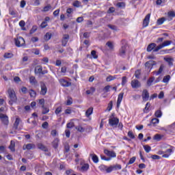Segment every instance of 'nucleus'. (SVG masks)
Here are the masks:
<instances>
[{
	"mask_svg": "<svg viewBox=\"0 0 175 175\" xmlns=\"http://www.w3.org/2000/svg\"><path fill=\"white\" fill-rule=\"evenodd\" d=\"M8 94L9 98L11 100H10V105H12V102H17V96H16V92L14 90L10 88L8 89Z\"/></svg>",
	"mask_w": 175,
	"mask_h": 175,
	"instance_id": "obj_1",
	"label": "nucleus"
},
{
	"mask_svg": "<svg viewBox=\"0 0 175 175\" xmlns=\"http://www.w3.org/2000/svg\"><path fill=\"white\" fill-rule=\"evenodd\" d=\"M15 45L16 47H25V40L23 37H18L14 39Z\"/></svg>",
	"mask_w": 175,
	"mask_h": 175,
	"instance_id": "obj_2",
	"label": "nucleus"
},
{
	"mask_svg": "<svg viewBox=\"0 0 175 175\" xmlns=\"http://www.w3.org/2000/svg\"><path fill=\"white\" fill-rule=\"evenodd\" d=\"M173 43L172 40H165L161 44L156 46V48L154 49V53H157V51H159L161 49H163V47H166L167 46H170V44Z\"/></svg>",
	"mask_w": 175,
	"mask_h": 175,
	"instance_id": "obj_3",
	"label": "nucleus"
},
{
	"mask_svg": "<svg viewBox=\"0 0 175 175\" xmlns=\"http://www.w3.org/2000/svg\"><path fill=\"white\" fill-rule=\"evenodd\" d=\"M157 65V62L155 61L150 60L148 62H146L145 63V69L146 70H148V72H151V69H152V67Z\"/></svg>",
	"mask_w": 175,
	"mask_h": 175,
	"instance_id": "obj_4",
	"label": "nucleus"
},
{
	"mask_svg": "<svg viewBox=\"0 0 175 175\" xmlns=\"http://www.w3.org/2000/svg\"><path fill=\"white\" fill-rule=\"evenodd\" d=\"M104 154L108 157V158H110V161L113 159V158L117 157V153L114 152L113 150H109L107 149L104 150Z\"/></svg>",
	"mask_w": 175,
	"mask_h": 175,
	"instance_id": "obj_5",
	"label": "nucleus"
},
{
	"mask_svg": "<svg viewBox=\"0 0 175 175\" xmlns=\"http://www.w3.org/2000/svg\"><path fill=\"white\" fill-rule=\"evenodd\" d=\"M118 122H120V120H118V118L113 116V114H112V116L110 117L109 120V125H111V126H117V125H118Z\"/></svg>",
	"mask_w": 175,
	"mask_h": 175,
	"instance_id": "obj_6",
	"label": "nucleus"
},
{
	"mask_svg": "<svg viewBox=\"0 0 175 175\" xmlns=\"http://www.w3.org/2000/svg\"><path fill=\"white\" fill-rule=\"evenodd\" d=\"M0 120L3 125L8 126L9 125V117L5 114L0 113Z\"/></svg>",
	"mask_w": 175,
	"mask_h": 175,
	"instance_id": "obj_7",
	"label": "nucleus"
},
{
	"mask_svg": "<svg viewBox=\"0 0 175 175\" xmlns=\"http://www.w3.org/2000/svg\"><path fill=\"white\" fill-rule=\"evenodd\" d=\"M59 83L62 87H70V85H72V83L65 79H59Z\"/></svg>",
	"mask_w": 175,
	"mask_h": 175,
	"instance_id": "obj_8",
	"label": "nucleus"
},
{
	"mask_svg": "<svg viewBox=\"0 0 175 175\" xmlns=\"http://www.w3.org/2000/svg\"><path fill=\"white\" fill-rule=\"evenodd\" d=\"M142 99L144 102H147L150 99V93H148V90H144L142 92Z\"/></svg>",
	"mask_w": 175,
	"mask_h": 175,
	"instance_id": "obj_9",
	"label": "nucleus"
},
{
	"mask_svg": "<svg viewBox=\"0 0 175 175\" xmlns=\"http://www.w3.org/2000/svg\"><path fill=\"white\" fill-rule=\"evenodd\" d=\"M132 88H140L142 87V83L137 79H133L131 81Z\"/></svg>",
	"mask_w": 175,
	"mask_h": 175,
	"instance_id": "obj_10",
	"label": "nucleus"
},
{
	"mask_svg": "<svg viewBox=\"0 0 175 175\" xmlns=\"http://www.w3.org/2000/svg\"><path fill=\"white\" fill-rule=\"evenodd\" d=\"M40 87H41L40 94L46 95V94H47V86H46V84L44 82H41Z\"/></svg>",
	"mask_w": 175,
	"mask_h": 175,
	"instance_id": "obj_11",
	"label": "nucleus"
},
{
	"mask_svg": "<svg viewBox=\"0 0 175 175\" xmlns=\"http://www.w3.org/2000/svg\"><path fill=\"white\" fill-rule=\"evenodd\" d=\"M99 169L100 172L103 173H111L110 172V167H107L105 165H101L99 166Z\"/></svg>",
	"mask_w": 175,
	"mask_h": 175,
	"instance_id": "obj_12",
	"label": "nucleus"
},
{
	"mask_svg": "<svg viewBox=\"0 0 175 175\" xmlns=\"http://www.w3.org/2000/svg\"><path fill=\"white\" fill-rule=\"evenodd\" d=\"M151 16L150 14H148L146 16L145 18L144 19L143 22V27H148V24L150 23V17Z\"/></svg>",
	"mask_w": 175,
	"mask_h": 175,
	"instance_id": "obj_13",
	"label": "nucleus"
},
{
	"mask_svg": "<svg viewBox=\"0 0 175 175\" xmlns=\"http://www.w3.org/2000/svg\"><path fill=\"white\" fill-rule=\"evenodd\" d=\"M121 169H122V167L120 164H116V165L109 166V170L111 173V172H113V170H121Z\"/></svg>",
	"mask_w": 175,
	"mask_h": 175,
	"instance_id": "obj_14",
	"label": "nucleus"
},
{
	"mask_svg": "<svg viewBox=\"0 0 175 175\" xmlns=\"http://www.w3.org/2000/svg\"><path fill=\"white\" fill-rule=\"evenodd\" d=\"M69 40V35L64 34L62 40V46L65 47Z\"/></svg>",
	"mask_w": 175,
	"mask_h": 175,
	"instance_id": "obj_15",
	"label": "nucleus"
},
{
	"mask_svg": "<svg viewBox=\"0 0 175 175\" xmlns=\"http://www.w3.org/2000/svg\"><path fill=\"white\" fill-rule=\"evenodd\" d=\"M37 147L39 150H41L42 151H44V152H47L49 151V148L46 147L43 144L38 143L37 144Z\"/></svg>",
	"mask_w": 175,
	"mask_h": 175,
	"instance_id": "obj_16",
	"label": "nucleus"
},
{
	"mask_svg": "<svg viewBox=\"0 0 175 175\" xmlns=\"http://www.w3.org/2000/svg\"><path fill=\"white\" fill-rule=\"evenodd\" d=\"M124 98V92H121L119 94L117 100V107H120V105H121V102H122V98Z\"/></svg>",
	"mask_w": 175,
	"mask_h": 175,
	"instance_id": "obj_17",
	"label": "nucleus"
},
{
	"mask_svg": "<svg viewBox=\"0 0 175 175\" xmlns=\"http://www.w3.org/2000/svg\"><path fill=\"white\" fill-rule=\"evenodd\" d=\"M36 148L33 144H27L23 146V150H33Z\"/></svg>",
	"mask_w": 175,
	"mask_h": 175,
	"instance_id": "obj_18",
	"label": "nucleus"
},
{
	"mask_svg": "<svg viewBox=\"0 0 175 175\" xmlns=\"http://www.w3.org/2000/svg\"><path fill=\"white\" fill-rule=\"evenodd\" d=\"M125 53H126V46H123L119 51V55H120V57H125Z\"/></svg>",
	"mask_w": 175,
	"mask_h": 175,
	"instance_id": "obj_19",
	"label": "nucleus"
},
{
	"mask_svg": "<svg viewBox=\"0 0 175 175\" xmlns=\"http://www.w3.org/2000/svg\"><path fill=\"white\" fill-rule=\"evenodd\" d=\"M154 49H157V44L155 43L150 44L147 47V51L150 52V51H152V50L154 51Z\"/></svg>",
	"mask_w": 175,
	"mask_h": 175,
	"instance_id": "obj_20",
	"label": "nucleus"
},
{
	"mask_svg": "<svg viewBox=\"0 0 175 175\" xmlns=\"http://www.w3.org/2000/svg\"><path fill=\"white\" fill-rule=\"evenodd\" d=\"M164 59L166 62H167L170 66H173V62H174V59L172 57H165Z\"/></svg>",
	"mask_w": 175,
	"mask_h": 175,
	"instance_id": "obj_21",
	"label": "nucleus"
},
{
	"mask_svg": "<svg viewBox=\"0 0 175 175\" xmlns=\"http://www.w3.org/2000/svg\"><path fill=\"white\" fill-rule=\"evenodd\" d=\"M167 150L164 152L167 154H170V155H172V152H173V151H174V146H172L170 145H168L167 147Z\"/></svg>",
	"mask_w": 175,
	"mask_h": 175,
	"instance_id": "obj_22",
	"label": "nucleus"
},
{
	"mask_svg": "<svg viewBox=\"0 0 175 175\" xmlns=\"http://www.w3.org/2000/svg\"><path fill=\"white\" fill-rule=\"evenodd\" d=\"M29 83L31 85H36L38 84V81H36L35 77L31 76L29 77Z\"/></svg>",
	"mask_w": 175,
	"mask_h": 175,
	"instance_id": "obj_23",
	"label": "nucleus"
},
{
	"mask_svg": "<svg viewBox=\"0 0 175 175\" xmlns=\"http://www.w3.org/2000/svg\"><path fill=\"white\" fill-rule=\"evenodd\" d=\"M167 16L169 18V21H172V20H173V18H174L175 17V12L174 11H170L167 12Z\"/></svg>",
	"mask_w": 175,
	"mask_h": 175,
	"instance_id": "obj_24",
	"label": "nucleus"
},
{
	"mask_svg": "<svg viewBox=\"0 0 175 175\" xmlns=\"http://www.w3.org/2000/svg\"><path fill=\"white\" fill-rule=\"evenodd\" d=\"M21 122V120L20 119V118H16L14 123V129H18V125H20Z\"/></svg>",
	"mask_w": 175,
	"mask_h": 175,
	"instance_id": "obj_25",
	"label": "nucleus"
},
{
	"mask_svg": "<svg viewBox=\"0 0 175 175\" xmlns=\"http://www.w3.org/2000/svg\"><path fill=\"white\" fill-rule=\"evenodd\" d=\"M90 157H92V159L94 163H98V162H99V158H98L96 154H90Z\"/></svg>",
	"mask_w": 175,
	"mask_h": 175,
	"instance_id": "obj_26",
	"label": "nucleus"
},
{
	"mask_svg": "<svg viewBox=\"0 0 175 175\" xmlns=\"http://www.w3.org/2000/svg\"><path fill=\"white\" fill-rule=\"evenodd\" d=\"M59 143V139L55 138L52 142L53 148H58V144Z\"/></svg>",
	"mask_w": 175,
	"mask_h": 175,
	"instance_id": "obj_27",
	"label": "nucleus"
},
{
	"mask_svg": "<svg viewBox=\"0 0 175 175\" xmlns=\"http://www.w3.org/2000/svg\"><path fill=\"white\" fill-rule=\"evenodd\" d=\"M15 146H16V144L14 143V142L11 141L9 148L12 152H14L16 151V149L14 148Z\"/></svg>",
	"mask_w": 175,
	"mask_h": 175,
	"instance_id": "obj_28",
	"label": "nucleus"
},
{
	"mask_svg": "<svg viewBox=\"0 0 175 175\" xmlns=\"http://www.w3.org/2000/svg\"><path fill=\"white\" fill-rule=\"evenodd\" d=\"M155 81V77H150L147 81V84L150 87L152 85V83Z\"/></svg>",
	"mask_w": 175,
	"mask_h": 175,
	"instance_id": "obj_29",
	"label": "nucleus"
},
{
	"mask_svg": "<svg viewBox=\"0 0 175 175\" xmlns=\"http://www.w3.org/2000/svg\"><path fill=\"white\" fill-rule=\"evenodd\" d=\"M29 94L31 98H36V92L32 89L29 90Z\"/></svg>",
	"mask_w": 175,
	"mask_h": 175,
	"instance_id": "obj_30",
	"label": "nucleus"
},
{
	"mask_svg": "<svg viewBox=\"0 0 175 175\" xmlns=\"http://www.w3.org/2000/svg\"><path fill=\"white\" fill-rule=\"evenodd\" d=\"M42 68L41 66H37L35 68V73H38L42 75Z\"/></svg>",
	"mask_w": 175,
	"mask_h": 175,
	"instance_id": "obj_31",
	"label": "nucleus"
},
{
	"mask_svg": "<svg viewBox=\"0 0 175 175\" xmlns=\"http://www.w3.org/2000/svg\"><path fill=\"white\" fill-rule=\"evenodd\" d=\"M95 90H96L95 88L91 87L89 90L86 91V94L88 95H92V94H94V92H95Z\"/></svg>",
	"mask_w": 175,
	"mask_h": 175,
	"instance_id": "obj_32",
	"label": "nucleus"
},
{
	"mask_svg": "<svg viewBox=\"0 0 175 175\" xmlns=\"http://www.w3.org/2000/svg\"><path fill=\"white\" fill-rule=\"evenodd\" d=\"M75 129H77V131H78V132H81V133H83V132H85V129L84 127H82L81 125H79V126H76Z\"/></svg>",
	"mask_w": 175,
	"mask_h": 175,
	"instance_id": "obj_33",
	"label": "nucleus"
},
{
	"mask_svg": "<svg viewBox=\"0 0 175 175\" xmlns=\"http://www.w3.org/2000/svg\"><path fill=\"white\" fill-rule=\"evenodd\" d=\"M154 116L157 118H161L162 117V111H161L159 109L156 111L155 113H154Z\"/></svg>",
	"mask_w": 175,
	"mask_h": 175,
	"instance_id": "obj_34",
	"label": "nucleus"
},
{
	"mask_svg": "<svg viewBox=\"0 0 175 175\" xmlns=\"http://www.w3.org/2000/svg\"><path fill=\"white\" fill-rule=\"evenodd\" d=\"M42 114H47V113H49V111H50V109H49V107H46L44 105L42 106Z\"/></svg>",
	"mask_w": 175,
	"mask_h": 175,
	"instance_id": "obj_35",
	"label": "nucleus"
},
{
	"mask_svg": "<svg viewBox=\"0 0 175 175\" xmlns=\"http://www.w3.org/2000/svg\"><path fill=\"white\" fill-rule=\"evenodd\" d=\"M90 167V165L87 163L84 164L81 167V170L82 172H86V170H88Z\"/></svg>",
	"mask_w": 175,
	"mask_h": 175,
	"instance_id": "obj_36",
	"label": "nucleus"
},
{
	"mask_svg": "<svg viewBox=\"0 0 175 175\" xmlns=\"http://www.w3.org/2000/svg\"><path fill=\"white\" fill-rule=\"evenodd\" d=\"M165 21H166V18H165L163 17L159 18L157 20V24H158V25H162V24H163V23H165Z\"/></svg>",
	"mask_w": 175,
	"mask_h": 175,
	"instance_id": "obj_37",
	"label": "nucleus"
},
{
	"mask_svg": "<svg viewBox=\"0 0 175 175\" xmlns=\"http://www.w3.org/2000/svg\"><path fill=\"white\" fill-rule=\"evenodd\" d=\"M14 55L12 53H5L3 55V57L5 59L13 58Z\"/></svg>",
	"mask_w": 175,
	"mask_h": 175,
	"instance_id": "obj_38",
	"label": "nucleus"
},
{
	"mask_svg": "<svg viewBox=\"0 0 175 175\" xmlns=\"http://www.w3.org/2000/svg\"><path fill=\"white\" fill-rule=\"evenodd\" d=\"M72 5L75 8H80L81 6V2L77 0L73 2Z\"/></svg>",
	"mask_w": 175,
	"mask_h": 175,
	"instance_id": "obj_39",
	"label": "nucleus"
},
{
	"mask_svg": "<svg viewBox=\"0 0 175 175\" xmlns=\"http://www.w3.org/2000/svg\"><path fill=\"white\" fill-rule=\"evenodd\" d=\"M172 50H174V47L171 49L162 50L161 51V53L162 54H170V51H172Z\"/></svg>",
	"mask_w": 175,
	"mask_h": 175,
	"instance_id": "obj_40",
	"label": "nucleus"
},
{
	"mask_svg": "<svg viewBox=\"0 0 175 175\" xmlns=\"http://www.w3.org/2000/svg\"><path fill=\"white\" fill-rule=\"evenodd\" d=\"M92 111H93V109L89 108L85 112L86 117H90V116H91V114H92Z\"/></svg>",
	"mask_w": 175,
	"mask_h": 175,
	"instance_id": "obj_41",
	"label": "nucleus"
},
{
	"mask_svg": "<svg viewBox=\"0 0 175 175\" xmlns=\"http://www.w3.org/2000/svg\"><path fill=\"white\" fill-rule=\"evenodd\" d=\"M150 106H151V104L150 103H147L145 108L144 109V113H148V109H150Z\"/></svg>",
	"mask_w": 175,
	"mask_h": 175,
	"instance_id": "obj_42",
	"label": "nucleus"
},
{
	"mask_svg": "<svg viewBox=\"0 0 175 175\" xmlns=\"http://www.w3.org/2000/svg\"><path fill=\"white\" fill-rule=\"evenodd\" d=\"M117 79L116 76L109 75L107 77V81H113V80H116Z\"/></svg>",
	"mask_w": 175,
	"mask_h": 175,
	"instance_id": "obj_43",
	"label": "nucleus"
},
{
	"mask_svg": "<svg viewBox=\"0 0 175 175\" xmlns=\"http://www.w3.org/2000/svg\"><path fill=\"white\" fill-rule=\"evenodd\" d=\"M140 75H142V70H137L135 72V76L136 79H140Z\"/></svg>",
	"mask_w": 175,
	"mask_h": 175,
	"instance_id": "obj_44",
	"label": "nucleus"
},
{
	"mask_svg": "<svg viewBox=\"0 0 175 175\" xmlns=\"http://www.w3.org/2000/svg\"><path fill=\"white\" fill-rule=\"evenodd\" d=\"M170 80V75L165 76L163 79V83H169Z\"/></svg>",
	"mask_w": 175,
	"mask_h": 175,
	"instance_id": "obj_45",
	"label": "nucleus"
},
{
	"mask_svg": "<svg viewBox=\"0 0 175 175\" xmlns=\"http://www.w3.org/2000/svg\"><path fill=\"white\" fill-rule=\"evenodd\" d=\"M44 40H50L51 39V33H46L44 37Z\"/></svg>",
	"mask_w": 175,
	"mask_h": 175,
	"instance_id": "obj_46",
	"label": "nucleus"
},
{
	"mask_svg": "<svg viewBox=\"0 0 175 175\" xmlns=\"http://www.w3.org/2000/svg\"><path fill=\"white\" fill-rule=\"evenodd\" d=\"M19 25L21 27L23 31H25V27H25V22L24 21H21L19 22Z\"/></svg>",
	"mask_w": 175,
	"mask_h": 175,
	"instance_id": "obj_47",
	"label": "nucleus"
},
{
	"mask_svg": "<svg viewBox=\"0 0 175 175\" xmlns=\"http://www.w3.org/2000/svg\"><path fill=\"white\" fill-rule=\"evenodd\" d=\"M144 149L145 150L146 152H150L151 151V146L145 145L144 146Z\"/></svg>",
	"mask_w": 175,
	"mask_h": 175,
	"instance_id": "obj_48",
	"label": "nucleus"
},
{
	"mask_svg": "<svg viewBox=\"0 0 175 175\" xmlns=\"http://www.w3.org/2000/svg\"><path fill=\"white\" fill-rule=\"evenodd\" d=\"M161 139H162V135H161L159 134H156L154 136V140H157V142H159V140H161Z\"/></svg>",
	"mask_w": 175,
	"mask_h": 175,
	"instance_id": "obj_49",
	"label": "nucleus"
},
{
	"mask_svg": "<svg viewBox=\"0 0 175 175\" xmlns=\"http://www.w3.org/2000/svg\"><path fill=\"white\" fill-rule=\"evenodd\" d=\"M107 46H108L109 49H110V50H113V49H114V45L113 44V42H107L106 43Z\"/></svg>",
	"mask_w": 175,
	"mask_h": 175,
	"instance_id": "obj_50",
	"label": "nucleus"
},
{
	"mask_svg": "<svg viewBox=\"0 0 175 175\" xmlns=\"http://www.w3.org/2000/svg\"><path fill=\"white\" fill-rule=\"evenodd\" d=\"M136 161V157H133L132 158L130 159L129 163H127V165H132L133 163H135V161Z\"/></svg>",
	"mask_w": 175,
	"mask_h": 175,
	"instance_id": "obj_51",
	"label": "nucleus"
},
{
	"mask_svg": "<svg viewBox=\"0 0 175 175\" xmlns=\"http://www.w3.org/2000/svg\"><path fill=\"white\" fill-rule=\"evenodd\" d=\"M163 68H164L163 65H161L159 70L157 72V76H158L159 75H161V73H162V72H163Z\"/></svg>",
	"mask_w": 175,
	"mask_h": 175,
	"instance_id": "obj_52",
	"label": "nucleus"
},
{
	"mask_svg": "<svg viewBox=\"0 0 175 175\" xmlns=\"http://www.w3.org/2000/svg\"><path fill=\"white\" fill-rule=\"evenodd\" d=\"M116 12V8L114 7H111L107 11L108 14H110L111 13H114Z\"/></svg>",
	"mask_w": 175,
	"mask_h": 175,
	"instance_id": "obj_53",
	"label": "nucleus"
},
{
	"mask_svg": "<svg viewBox=\"0 0 175 175\" xmlns=\"http://www.w3.org/2000/svg\"><path fill=\"white\" fill-rule=\"evenodd\" d=\"M127 81H128V79L126 77H123L122 78V85H124L125 84H126Z\"/></svg>",
	"mask_w": 175,
	"mask_h": 175,
	"instance_id": "obj_54",
	"label": "nucleus"
},
{
	"mask_svg": "<svg viewBox=\"0 0 175 175\" xmlns=\"http://www.w3.org/2000/svg\"><path fill=\"white\" fill-rule=\"evenodd\" d=\"M152 124H153L154 125H155V124H159V119L154 118L153 119H152L151 121Z\"/></svg>",
	"mask_w": 175,
	"mask_h": 175,
	"instance_id": "obj_55",
	"label": "nucleus"
},
{
	"mask_svg": "<svg viewBox=\"0 0 175 175\" xmlns=\"http://www.w3.org/2000/svg\"><path fill=\"white\" fill-rule=\"evenodd\" d=\"M62 111V107H59L55 109V113L58 116V114H59V113H61Z\"/></svg>",
	"mask_w": 175,
	"mask_h": 175,
	"instance_id": "obj_56",
	"label": "nucleus"
},
{
	"mask_svg": "<svg viewBox=\"0 0 175 175\" xmlns=\"http://www.w3.org/2000/svg\"><path fill=\"white\" fill-rule=\"evenodd\" d=\"M50 9H51V5H48L44 7L42 12H49V10H50Z\"/></svg>",
	"mask_w": 175,
	"mask_h": 175,
	"instance_id": "obj_57",
	"label": "nucleus"
},
{
	"mask_svg": "<svg viewBox=\"0 0 175 175\" xmlns=\"http://www.w3.org/2000/svg\"><path fill=\"white\" fill-rule=\"evenodd\" d=\"M128 136L131 139H135V135H133V132H132V131H129L128 132Z\"/></svg>",
	"mask_w": 175,
	"mask_h": 175,
	"instance_id": "obj_58",
	"label": "nucleus"
},
{
	"mask_svg": "<svg viewBox=\"0 0 175 175\" xmlns=\"http://www.w3.org/2000/svg\"><path fill=\"white\" fill-rule=\"evenodd\" d=\"M91 55L93 56V58H94V59H96V58H98V55H96V51H92Z\"/></svg>",
	"mask_w": 175,
	"mask_h": 175,
	"instance_id": "obj_59",
	"label": "nucleus"
},
{
	"mask_svg": "<svg viewBox=\"0 0 175 175\" xmlns=\"http://www.w3.org/2000/svg\"><path fill=\"white\" fill-rule=\"evenodd\" d=\"M42 126L44 129H47L49 128V122H44L42 124Z\"/></svg>",
	"mask_w": 175,
	"mask_h": 175,
	"instance_id": "obj_60",
	"label": "nucleus"
},
{
	"mask_svg": "<svg viewBox=\"0 0 175 175\" xmlns=\"http://www.w3.org/2000/svg\"><path fill=\"white\" fill-rule=\"evenodd\" d=\"M73 126H75V123L73 122L67 124V128L68 129L73 128Z\"/></svg>",
	"mask_w": 175,
	"mask_h": 175,
	"instance_id": "obj_61",
	"label": "nucleus"
},
{
	"mask_svg": "<svg viewBox=\"0 0 175 175\" xmlns=\"http://www.w3.org/2000/svg\"><path fill=\"white\" fill-rule=\"evenodd\" d=\"M118 8H125V3L120 2L117 3Z\"/></svg>",
	"mask_w": 175,
	"mask_h": 175,
	"instance_id": "obj_62",
	"label": "nucleus"
},
{
	"mask_svg": "<svg viewBox=\"0 0 175 175\" xmlns=\"http://www.w3.org/2000/svg\"><path fill=\"white\" fill-rule=\"evenodd\" d=\"M100 158L101 159H103V161H110V158L106 157V156L101 155Z\"/></svg>",
	"mask_w": 175,
	"mask_h": 175,
	"instance_id": "obj_63",
	"label": "nucleus"
},
{
	"mask_svg": "<svg viewBox=\"0 0 175 175\" xmlns=\"http://www.w3.org/2000/svg\"><path fill=\"white\" fill-rule=\"evenodd\" d=\"M41 28H46L47 27V22L43 21L40 25Z\"/></svg>",
	"mask_w": 175,
	"mask_h": 175,
	"instance_id": "obj_64",
	"label": "nucleus"
}]
</instances>
